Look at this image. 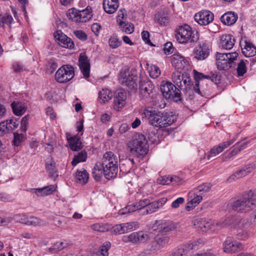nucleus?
<instances>
[{
  "mask_svg": "<svg viewBox=\"0 0 256 256\" xmlns=\"http://www.w3.org/2000/svg\"><path fill=\"white\" fill-rule=\"evenodd\" d=\"M102 170L96 164L92 172L93 176H100L103 172L104 176H116L118 168L117 156L112 152H106L102 158Z\"/></svg>",
  "mask_w": 256,
  "mask_h": 256,
  "instance_id": "nucleus-1",
  "label": "nucleus"
},
{
  "mask_svg": "<svg viewBox=\"0 0 256 256\" xmlns=\"http://www.w3.org/2000/svg\"><path fill=\"white\" fill-rule=\"evenodd\" d=\"M87 158V153L86 151H81L76 155L72 162L73 166H76L80 162H85Z\"/></svg>",
  "mask_w": 256,
  "mask_h": 256,
  "instance_id": "nucleus-39",
  "label": "nucleus"
},
{
  "mask_svg": "<svg viewBox=\"0 0 256 256\" xmlns=\"http://www.w3.org/2000/svg\"><path fill=\"white\" fill-rule=\"evenodd\" d=\"M244 245L232 238L227 237L223 243L224 251L228 254H232L243 250Z\"/></svg>",
  "mask_w": 256,
  "mask_h": 256,
  "instance_id": "nucleus-11",
  "label": "nucleus"
},
{
  "mask_svg": "<svg viewBox=\"0 0 256 256\" xmlns=\"http://www.w3.org/2000/svg\"><path fill=\"white\" fill-rule=\"evenodd\" d=\"M232 208L235 211L240 212H246L250 210L254 211L250 220L256 222V198L254 193L252 190L244 194L242 197L237 200L232 204Z\"/></svg>",
  "mask_w": 256,
  "mask_h": 256,
  "instance_id": "nucleus-2",
  "label": "nucleus"
},
{
  "mask_svg": "<svg viewBox=\"0 0 256 256\" xmlns=\"http://www.w3.org/2000/svg\"><path fill=\"white\" fill-rule=\"evenodd\" d=\"M222 224L214 222L212 220H206L202 232H215L220 228L222 226Z\"/></svg>",
  "mask_w": 256,
  "mask_h": 256,
  "instance_id": "nucleus-35",
  "label": "nucleus"
},
{
  "mask_svg": "<svg viewBox=\"0 0 256 256\" xmlns=\"http://www.w3.org/2000/svg\"><path fill=\"white\" fill-rule=\"evenodd\" d=\"M66 139L70 145V148L73 151H78L82 148L80 138L78 135L72 136L70 134L66 133Z\"/></svg>",
  "mask_w": 256,
  "mask_h": 256,
  "instance_id": "nucleus-25",
  "label": "nucleus"
},
{
  "mask_svg": "<svg viewBox=\"0 0 256 256\" xmlns=\"http://www.w3.org/2000/svg\"><path fill=\"white\" fill-rule=\"evenodd\" d=\"M118 24L120 26V30L123 32L128 34H130L134 31V24L130 22L120 20Z\"/></svg>",
  "mask_w": 256,
  "mask_h": 256,
  "instance_id": "nucleus-36",
  "label": "nucleus"
},
{
  "mask_svg": "<svg viewBox=\"0 0 256 256\" xmlns=\"http://www.w3.org/2000/svg\"><path fill=\"white\" fill-rule=\"evenodd\" d=\"M118 79L122 84L131 90L134 89L137 86L138 76L135 69L121 70Z\"/></svg>",
  "mask_w": 256,
  "mask_h": 256,
  "instance_id": "nucleus-8",
  "label": "nucleus"
},
{
  "mask_svg": "<svg viewBox=\"0 0 256 256\" xmlns=\"http://www.w3.org/2000/svg\"><path fill=\"white\" fill-rule=\"evenodd\" d=\"M148 238V234L143 232H134L128 236H124L122 240L125 242H132L134 244L144 242Z\"/></svg>",
  "mask_w": 256,
  "mask_h": 256,
  "instance_id": "nucleus-19",
  "label": "nucleus"
},
{
  "mask_svg": "<svg viewBox=\"0 0 256 256\" xmlns=\"http://www.w3.org/2000/svg\"><path fill=\"white\" fill-rule=\"evenodd\" d=\"M74 33L78 38L82 41H85L88 38L86 34L82 30H75Z\"/></svg>",
  "mask_w": 256,
  "mask_h": 256,
  "instance_id": "nucleus-57",
  "label": "nucleus"
},
{
  "mask_svg": "<svg viewBox=\"0 0 256 256\" xmlns=\"http://www.w3.org/2000/svg\"><path fill=\"white\" fill-rule=\"evenodd\" d=\"M220 77L221 76L219 73L216 72H212V78L210 80L216 84H219L220 82Z\"/></svg>",
  "mask_w": 256,
  "mask_h": 256,
  "instance_id": "nucleus-64",
  "label": "nucleus"
},
{
  "mask_svg": "<svg viewBox=\"0 0 256 256\" xmlns=\"http://www.w3.org/2000/svg\"><path fill=\"white\" fill-rule=\"evenodd\" d=\"M11 107L14 114L17 116H22L26 110V106L20 102H13Z\"/></svg>",
  "mask_w": 256,
  "mask_h": 256,
  "instance_id": "nucleus-31",
  "label": "nucleus"
},
{
  "mask_svg": "<svg viewBox=\"0 0 256 256\" xmlns=\"http://www.w3.org/2000/svg\"><path fill=\"white\" fill-rule=\"evenodd\" d=\"M194 18L199 24L206 26L214 20V14L210 10H202L196 13Z\"/></svg>",
  "mask_w": 256,
  "mask_h": 256,
  "instance_id": "nucleus-17",
  "label": "nucleus"
},
{
  "mask_svg": "<svg viewBox=\"0 0 256 256\" xmlns=\"http://www.w3.org/2000/svg\"><path fill=\"white\" fill-rule=\"evenodd\" d=\"M176 228L175 224L172 222H166L164 220H156L152 228L158 230V234L166 235V233L174 230Z\"/></svg>",
  "mask_w": 256,
  "mask_h": 256,
  "instance_id": "nucleus-14",
  "label": "nucleus"
},
{
  "mask_svg": "<svg viewBox=\"0 0 256 256\" xmlns=\"http://www.w3.org/2000/svg\"><path fill=\"white\" fill-rule=\"evenodd\" d=\"M57 188L56 184H50L43 188H32L31 192L36 194L38 196H46L52 194Z\"/></svg>",
  "mask_w": 256,
  "mask_h": 256,
  "instance_id": "nucleus-24",
  "label": "nucleus"
},
{
  "mask_svg": "<svg viewBox=\"0 0 256 256\" xmlns=\"http://www.w3.org/2000/svg\"><path fill=\"white\" fill-rule=\"evenodd\" d=\"M14 218L16 222L29 226H37L42 223V220L36 217L28 216L23 214H16Z\"/></svg>",
  "mask_w": 256,
  "mask_h": 256,
  "instance_id": "nucleus-16",
  "label": "nucleus"
},
{
  "mask_svg": "<svg viewBox=\"0 0 256 256\" xmlns=\"http://www.w3.org/2000/svg\"><path fill=\"white\" fill-rule=\"evenodd\" d=\"M223 151L220 145L214 146L210 151L209 153L206 155V158L208 160H210L212 158L216 156L217 154Z\"/></svg>",
  "mask_w": 256,
  "mask_h": 256,
  "instance_id": "nucleus-49",
  "label": "nucleus"
},
{
  "mask_svg": "<svg viewBox=\"0 0 256 256\" xmlns=\"http://www.w3.org/2000/svg\"><path fill=\"white\" fill-rule=\"evenodd\" d=\"M54 38L58 44L66 48L73 49L74 44L72 39L63 34L61 30H57L54 34Z\"/></svg>",
  "mask_w": 256,
  "mask_h": 256,
  "instance_id": "nucleus-18",
  "label": "nucleus"
},
{
  "mask_svg": "<svg viewBox=\"0 0 256 256\" xmlns=\"http://www.w3.org/2000/svg\"><path fill=\"white\" fill-rule=\"evenodd\" d=\"M111 246V243L109 242H104L100 247L99 251L96 254V256H108V250Z\"/></svg>",
  "mask_w": 256,
  "mask_h": 256,
  "instance_id": "nucleus-40",
  "label": "nucleus"
},
{
  "mask_svg": "<svg viewBox=\"0 0 256 256\" xmlns=\"http://www.w3.org/2000/svg\"><path fill=\"white\" fill-rule=\"evenodd\" d=\"M174 49L172 44L171 42H167L164 45V52L166 54L168 55L172 53Z\"/></svg>",
  "mask_w": 256,
  "mask_h": 256,
  "instance_id": "nucleus-59",
  "label": "nucleus"
},
{
  "mask_svg": "<svg viewBox=\"0 0 256 256\" xmlns=\"http://www.w3.org/2000/svg\"><path fill=\"white\" fill-rule=\"evenodd\" d=\"M217 68L220 70H228L232 66L228 58L222 60L216 61Z\"/></svg>",
  "mask_w": 256,
  "mask_h": 256,
  "instance_id": "nucleus-44",
  "label": "nucleus"
},
{
  "mask_svg": "<svg viewBox=\"0 0 256 256\" xmlns=\"http://www.w3.org/2000/svg\"><path fill=\"white\" fill-rule=\"evenodd\" d=\"M112 97V93L108 89H102L98 92V98L102 100L103 103H105L109 100Z\"/></svg>",
  "mask_w": 256,
  "mask_h": 256,
  "instance_id": "nucleus-41",
  "label": "nucleus"
},
{
  "mask_svg": "<svg viewBox=\"0 0 256 256\" xmlns=\"http://www.w3.org/2000/svg\"><path fill=\"white\" fill-rule=\"evenodd\" d=\"M118 0H103V8L107 14H112L118 8Z\"/></svg>",
  "mask_w": 256,
  "mask_h": 256,
  "instance_id": "nucleus-30",
  "label": "nucleus"
},
{
  "mask_svg": "<svg viewBox=\"0 0 256 256\" xmlns=\"http://www.w3.org/2000/svg\"><path fill=\"white\" fill-rule=\"evenodd\" d=\"M46 66L48 70H50V72L52 73L56 69L58 65L55 60L51 58L48 62Z\"/></svg>",
  "mask_w": 256,
  "mask_h": 256,
  "instance_id": "nucleus-55",
  "label": "nucleus"
},
{
  "mask_svg": "<svg viewBox=\"0 0 256 256\" xmlns=\"http://www.w3.org/2000/svg\"><path fill=\"white\" fill-rule=\"evenodd\" d=\"M13 20L14 19L10 14H0V25L3 28L4 27L5 25H7L10 28Z\"/></svg>",
  "mask_w": 256,
  "mask_h": 256,
  "instance_id": "nucleus-38",
  "label": "nucleus"
},
{
  "mask_svg": "<svg viewBox=\"0 0 256 256\" xmlns=\"http://www.w3.org/2000/svg\"><path fill=\"white\" fill-rule=\"evenodd\" d=\"M150 204V200L146 198L142 200H140L138 202L132 204L133 206H134V211L136 210H140V214H142V210L146 208Z\"/></svg>",
  "mask_w": 256,
  "mask_h": 256,
  "instance_id": "nucleus-45",
  "label": "nucleus"
},
{
  "mask_svg": "<svg viewBox=\"0 0 256 256\" xmlns=\"http://www.w3.org/2000/svg\"><path fill=\"white\" fill-rule=\"evenodd\" d=\"M108 44L112 48H116L120 46L122 41L116 36H112L109 38Z\"/></svg>",
  "mask_w": 256,
  "mask_h": 256,
  "instance_id": "nucleus-53",
  "label": "nucleus"
},
{
  "mask_svg": "<svg viewBox=\"0 0 256 256\" xmlns=\"http://www.w3.org/2000/svg\"><path fill=\"white\" fill-rule=\"evenodd\" d=\"M139 227L138 222H131L114 226L112 232L115 234H120L136 230Z\"/></svg>",
  "mask_w": 256,
  "mask_h": 256,
  "instance_id": "nucleus-12",
  "label": "nucleus"
},
{
  "mask_svg": "<svg viewBox=\"0 0 256 256\" xmlns=\"http://www.w3.org/2000/svg\"><path fill=\"white\" fill-rule=\"evenodd\" d=\"M126 92L124 90L116 91L114 94L113 108L116 111H120L126 104Z\"/></svg>",
  "mask_w": 256,
  "mask_h": 256,
  "instance_id": "nucleus-13",
  "label": "nucleus"
},
{
  "mask_svg": "<svg viewBox=\"0 0 256 256\" xmlns=\"http://www.w3.org/2000/svg\"><path fill=\"white\" fill-rule=\"evenodd\" d=\"M150 76L152 78H156L160 74L159 68L156 65H152L149 68Z\"/></svg>",
  "mask_w": 256,
  "mask_h": 256,
  "instance_id": "nucleus-51",
  "label": "nucleus"
},
{
  "mask_svg": "<svg viewBox=\"0 0 256 256\" xmlns=\"http://www.w3.org/2000/svg\"><path fill=\"white\" fill-rule=\"evenodd\" d=\"M206 220H196L195 221L194 225L196 228H198V230H203L204 228V224H206Z\"/></svg>",
  "mask_w": 256,
  "mask_h": 256,
  "instance_id": "nucleus-62",
  "label": "nucleus"
},
{
  "mask_svg": "<svg viewBox=\"0 0 256 256\" xmlns=\"http://www.w3.org/2000/svg\"><path fill=\"white\" fill-rule=\"evenodd\" d=\"M126 11L124 9L120 10L118 12V15L117 16L116 21L119 23L120 20H122L126 19Z\"/></svg>",
  "mask_w": 256,
  "mask_h": 256,
  "instance_id": "nucleus-63",
  "label": "nucleus"
},
{
  "mask_svg": "<svg viewBox=\"0 0 256 256\" xmlns=\"http://www.w3.org/2000/svg\"><path fill=\"white\" fill-rule=\"evenodd\" d=\"M23 139L22 134H19L18 133L14 134V138L13 140V144L14 146H18L22 142Z\"/></svg>",
  "mask_w": 256,
  "mask_h": 256,
  "instance_id": "nucleus-58",
  "label": "nucleus"
},
{
  "mask_svg": "<svg viewBox=\"0 0 256 256\" xmlns=\"http://www.w3.org/2000/svg\"><path fill=\"white\" fill-rule=\"evenodd\" d=\"M91 228L92 230L100 232H104L108 230V228L106 225H104L102 224L96 223L93 224Z\"/></svg>",
  "mask_w": 256,
  "mask_h": 256,
  "instance_id": "nucleus-54",
  "label": "nucleus"
},
{
  "mask_svg": "<svg viewBox=\"0 0 256 256\" xmlns=\"http://www.w3.org/2000/svg\"><path fill=\"white\" fill-rule=\"evenodd\" d=\"M128 144L130 152L139 159H142L148 153V142L146 136L142 134L136 135Z\"/></svg>",
  "mask_w": 256,
  "mask_h": 256,
  "instance_id": "nucleus-5",
  "label": "nucleus"
},
{
  "mask_svg": "<svg viewBox=\"0 0 256 256\" xmlns=\"http://www.w3.org/2000/svg\"><path fill=\"white\" fill-rule=\"evenodd\" d=\"M78 66L84 78L90 77V63L88 57L85 53H81L78 58Z\"/></svg>",
  "mask_w": 256,
  "mask_h": 256,
  "instance_id": "nucleus-20",
  "label": "nucleus"
},
{
  "mask_svg": "<svg viewBox=\"0 0 256 256\" xmlns=\"http://www.w3.org/2000/svg\"><path fill=\"white\" fill-rule=\"evenodd\" d=\"M160 92L166 99L174 102L182 101L181 93L180 90L172 83L168 81H162L160 86Z\"/></svg>",
  "mask_w": 256,
  "mask_h": 256,
  "instance_id": "nucleus-6",
  "label": "nucleus"
},
{
  "mask_svg": "<svg viewBox=\"0 0 256 256\" xmlns=\"http://www.w3.org/2000/svg\"><path fill=\"white\" fill-rule=\"evenodd\" d=\"M240 45L242 53L246 57H252L256 54V47L250 41H242Z\"/></svg>",
  "mask_w": 256,
  "mask_h": 256,
  "instance_id": "nucleus-23",
  "label": "nucleus"
},
{
  "mask_svg": "<svg viewBox=\"0 0 256 256\" xmlns=\"http://www.w3.org/2000/svg\"><path fill=\"white\" fill-rule=\"evenodd\" d=\"M142 38L146 44L150 46H153V44L152 43L150 39V33L148 31L143 30L142 32Z\"/></svg>",
  "mask_w": 256,
  "mask_h": 256,
  "instance_id": "nucleus-60",
  "label": "nucleus"
},
{
  "mask_svg": "<svg viewBox=\"0 0 256 256\" xmlns=\"http://www.w3.org/2000/svg\"><path fill=\"white\" fill-rule=\"evenodd\" d=\"M79 13L82 23L90 20L92 16V8L90 6H87L85 9L79 10Z\"/></svg>",
  "mask_w": 256,
  "mask_h": 256,
  "instance_id": "nucleus-32",
  "label": "nucleus"
},
{
  "mask_svg": "<svg viewBox=\"0 0 256 256\" xmlns=\"http://www.w3.org/2000/svg\"><path fill=\"white\" fill-rule=\"evenodd\" d=\"M211 187L212 184H210L204 183L195 188L194 190L204 196L206 193L210 191Z\"/></svg>",
  "mask_w": 256,
  "mask_h": 256,
  "instance_id": "nucleus-43",
  "label": "nucleus"
},
{
  "mask_svg": "<svg viewBox=\"0 0 256 256\" xmlns=\"http://www.w3.org/2000/svg\"><path fill=\"white\" fill-rule=\"evenodd\" d=\"M174 36L176 41L181 44H194L199 39L198 32L193 30L187 24L177 26L174 30Z\"/></svg>",
  "mask_w": 256,
  "mask_h": 256,
  "instance_id": "nucleus-4",
  "label": "nucleus"
},
{
  "mask_svg": "<svg viewBox=\"0 0 256 256\" xmlns=\"http://www.w3.org/2000/svg\"><path fill=\"white\" fill-rule=\"evenodd\" d=\"M180 177H158L156 180V182L158 184L162 185L169 184L173 180H176V179H178Z\"/></svg>",
  "mask_w": 256,
  "mask_h": 256,
  "instance_id": "nucleus-50",
  "label": "nucleus"
},
{
  "mask_svg": "<svg viewBox=\"0 0 256 256\" xmlns=\"http://www.w3.org/2000/svg\"><path fill=\"white\" fill-rule=\"evenodd\" d=\"M203 196L202 194H200L195 190L190 192L189 197L192 198V199L188 203V206L186 207V210L190 211V210L196 207L202 202Z\"/></svg>",
  "mask_w": 256,
  "mask_h": 256,
  "instance_id": "nucleus-27",
  "label": "nucleus"
},
{
  "mask_svg": "<svg viewBox=\"0 0 256 256\" xmlns=\"http://www.w3.org/2000/svg\"><path fill=\"white\" fill-rule=\"evenodd\" d=\"M134 212V206L132 204L118 211V214L122 216Z\"/></svg>",
  "mask_w": 256,
  "mask_h": 256,
  "instance_id": "nucleus-56",
  "label": "nucleus"
},
{
  "mask_svg": "<svg viewBox=\"0 0 256 256\" xmlns=\"http://www.w3.org/2000/svg\"><path fill=\"white\" fill-rule=\"evenodd\" d=\"M154 89V84L150 81H140L139 91L140 94L143 96L148 98L153 92Z\"/></svg>",
  "mask_w": 256,
  "mask_h": 256,
  "instance_id": "nucleus-26",
  "label": "nucleus"
},
{
  "mask_svg": "<svg viewBox=\"0 0 256 256\" xmlns=\"http://www.w3.org/2000/svg\"><path fill=\"white\" fill-rule=\"evenodd\" d=\"M253 170L254 166L252 164H248L242 167L240 170L236 171L232 176H236V175L246 176L252 172Z\"/></svg>",
  "mask_w": 256,
  "mask_h": 256,
  "instance_id": "nucleus-37",
  "label": "nucleus"
},
{
  "mask_svg": "<svg viewBox=\"0 0 256 256\" xmlns=\"http://www.w3.org/2000/svg\"><path fill=\"white\" fill-rule=\"evenodd\" d=\"M74 67L70 64H64L56 72L54 78L59 83H66L74 76Z\"/></svg>",
  "mask_w": 256,
  "mask_h": 256,
  "instance_id": "nucleus-10",
  "label": "nucleus"
},
{
  "mask_svg": "<svg viewBox=\"0 0 256 256\" xmlns=\"http://www.w3.org/2000/svg\"><path fill=\"white\" fill-rule=\"evenodd\" d=\"M144 114L148 118L151 125L161 128H166L172 124L176 120V117L161 112L144 110Z\"/></svg>",
  "mask_w": 256,
  "mask_h": 256,
  "instance_id": "nucleus-3",
  "label": "nucleus"
},
{
  "mask_svg": "<svg viewBox=\"0 0 256 256\" xmlns=\"http://www.w3.org/2000/svg\"><path fill=\"white\" fill-rule=\"evenodd\" d=\"M154 240L156 241L157 244L159 245L161 248H162L168 242L169 238L166 235H162L158 234L156 236Z\"/></svg>",
  "mask_w": 256,
  "mask_h": 256,
  "instance_id": "nucleus-47",
  "label": "nucleus"
},
{
  "mask_svg": "<svg viewBox=\"0 0 256 256\" xmlns=\"http://www.w3.org/2000/svg\"><path fill=\"white\" fill-rule=\"evenodd\" d=\"M204 244V241L199 238L190 240L186 244L180 245L176 248L173 252V256H187L193 250H197Z\"/></svg>",
  "mask_w": 256,
  "mask_h": 256,
  "instance_id": "nucleus-7",
  "label": "nucleus"
},
{
  "mask_svg": "<svg viewBox=\"0 0 256 256\" xmlns=\"http://www.w3.org/2000/svg\"><path fill=\"white\" fill-rule=\"evenodd\" d=\"M157 22L161 26H166L169 22L168 16L164 12H158L156 16Z\"/></svg>",
  "mask_w": 256,
  "mask_h": 256,
  "instance_id": "nucleus-42",
  "label": "nucleus"
},
{
  "mask_svg": "<svg viewBox=\"0 0 256 256\" xmlns=\"http://www.w3.org/2000/svg\"><path fill=\"white\" fill-rule=\"evenodd\" d=\"M69 244L66 240L62 242H57L54 243L48 250L51 254H56L68 246Z\"/></svg>",
  "mask_w": 256,
  "mask_h": 256,
  "instance_id": "nucleus-33",
  "label": "nucleus"
},
{
  "mask_svg": "<svg viewBox=\"0 0 256 256\" xmlns=\"http://www.w3.org/2000/svg\"><path fill=\"white\" fill-rule=\"evenodd\" d=\"M172 64L178 71L187 69L188 66V60L180 54H176L172 56Z\"/></svg>",
  "mask_w": 256,
  "mask_h": 256,
  "instance_id": "nucleus-21",
  "label": "nucleus"
},
{
  "mask_svg": "<svg viewBox=\"0 0 256 256\" xmlns=\"http://www.w3.org/2000/svg\"><path fill=\"white\" fill-rule=\"evenodd\" d=\"M172 80L177 88L184 92H188L192 88V81L187 74H182L180 71L174 72L172 74Z\"/></svg>",
  "mask_w": 256,
  "mask_h": 256,
  "instance_id": "nucleus-9",
  "label": "nucleus"
},
{
  "mask_svg": "<svg viewBox=\"0 0 256 256\" xmlns=\"http://www.w3.org/2000/svg\"><path fill=\"white\" fill-rule=\"evenodd\" d=\"M5 126L7 128V132H10L16 128L18 126V124L16 118H10L6 120Z\"/></svg>",
  "mask_w": 256,
  "mask_h": 256,
  "instance_id": "nucleus-48",
  "label": "nucleus"
},
{
  "mask_svg": "<svg viewBox=\"0 0 256 256\" xmlns=\"http://www.w3.org/2000/svg\"><path fill=\"white\" fill-rule=\"evenodd\" d=\"M238 18L236 14L232 12H228L221 16L220 21L224 25L230 26L235 24Z\"/></svg>",
  "mask_w": 256,
  "mask_h": 256,
  "instance_id": "nucleus-29",
  "label": "nucleus"
},
{
  "mask_svg": "<svg viewBox=\"0 0 256 256\" xmlns=\"http://www.w3.org/2000/svg\"><path fill=\"white\" fill-rule=\"evenodd\" d=\"M166 201V198H162L152 202H150V204H148L146 208L142 210V214L145 215L150 214L158 211L160 208L163 206Z\"/></svg>",
  "mask_w": 256,
  "mask_h": 256,
  "instance_id": "nucleus-22",
  "label": "nucleus"
},
{
  "mask_svg": "<svg viewBox=\"0 0 256 256\" xmlns=\"http://www.w3.org/2000/svg\"><path fill=\"white\" fill-rule=\"evenodd\" d=\"M235 42L234 38L232 34H225L220 36V44L222 47L224 49H232L234 45Z\"/></svg>",
  "mask_w": 256,
  "mask_h": 256,
  "instance_id": "nucleus-28",
  "label": "nucleus"
},
{
  "mask_svg": "<svg viewBox=\"0 0 256 256\" xmlns=\"http://www.w3.org/2000/svg\"><path fill=\"white\" fill-rule=\"evenodd\" d=\"M66 16L69 20L76 23L82 22L79 10H77L76 8H72L69 9L66 12Z\"/></svg>",
  "mask_w": 256,
  "mask_h": 256,
  "instance_id": "nucleus-34",
  "label": "nucleus"
},
{
  "mask_svg": "<svg viewBox=\"0 0 256 256\" xmlns=\"http://www.w3.org/2000/svg\"><path fill=\"white\" fill-rule=\"evenodd\" d=\"M246 63L248 61L242 60L238 64L236 68L237 74L238 76H242L246 72L247 68L246 66Z\"/></svg>",
  "mask_w": 256,
  "mask_h": 256,
  "instance_id": "nucleus-46",
  "label": "nucleus"
},
{
  "mask_svg": "<svg viewBox=\"0 0 256 256\" xmlns=\"http://www.w3.org/2000/svg\"><path fill=\"white\" fill-rule=\"evenodd\" d=\"M210 48L208 44L204 42H199L194 49V58L198 60L206 59L210 54Z\"/></svg>",
  "mask_w": 256,
  "mask_h": 256,
  "instance_id": "nucleus-15",
  "label": "nucleus"
},
{
  "mask_svg": "<svg viewBox=\"0 0 256 256\" xmlns=\"http://www.w3.org/2000/svg\"><path fill=\"white\" fill-rule=\"evenodd\" d=\"M89 177H74V181L82 186L87 183Z\"/></svg>",
  "mask_w": 256,
  "mask_h": 256,
  "instance_id": "nucleus-61",
  "label": "nucleus"
},
{
  "mask_svg": "<svg viewBox=\"0 0 256 256\" xmlns=\"http://www.w3.org/2000/svg\"><path fill=\"white\" fill-rule=\"evenodd\" d=\"M55 162L53 160L52 158L50 160H48L46 164V170L50 174V176H54L56 172Z\"/></svg>",
  "mask_w": 256,
  "mask_h": 256,
  "instance_id": "nucleus-52",
  "label": "nucleus"
}]
</instances>
